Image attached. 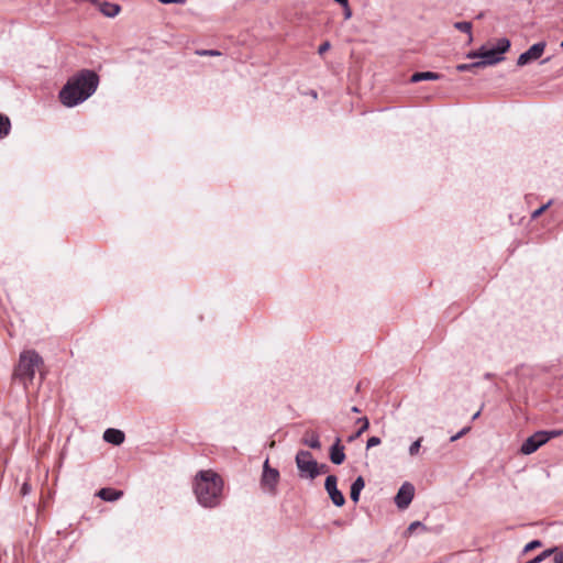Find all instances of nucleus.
<instances>
[{
  "label": "nucleus",
  "mask_w": 563,
  "mask_h": 563,
  "mask_svg": "<svg viewBox=\"0 0 563 563\" xmlns=\"http://www.w3.org/2000/svg\"><path fill=\"white\" fill-rule=\"evenodd\" d=\"M99 76L95 70L81 69L68 78L58 93L59 101L67 108H74L90 98L99 86Z\"/></svg>",
  "instance_id": "obj_1"
},
{
  "label": "nucleus",
  "mask_w": 563,
  "mask_h": 563,
  "mask_svg": "<svg viewBox=\"0 0 563 563\" xmlns=\"http://www.w3.org/2000/svg\"><path fill=\"white\" fill-rule=\"evenodd\" d=\"M223 487L224 482L222 477L212 470L199 471L192 483L198 504L208 509H213L221 505Z\"/></svg>",
  "instance_id": "obj_2"
},
{
  "label": "nucleus",
  "mask_w": 563,
  "mask_h": 563,
  "mask_svg": "<svg viewBox=\"0 0 563 563\" xmlns=\"http://www.w3.org/2000/svg\"><path fill=\"white\" fill-rule=\"evenodd\" d=\"M43 365L44 360L35 350L22 351L13 376L26 386L33 382L35 371L40 369Z\"/></svg>",
  "instance_id": "obj_3"
},
{
  "label": "nucleus",
  "mask_w": 563,
  "mask_h": 563,
  "mask_svg": "<svg viewBox=\"0 0 563 563\" xmlns=\"http://www.w3.org/2000/svg\"><path fill=\"white\" fill-rule=\"evenodd\" d=\"M295 462L300 478L313 481L318 477L317 461L310 451L299 450L295 456Z\"/></svg>",
  "instance_id": "obj_4"
},
{
  "label": "nucleus",
  "mask_w": 563,
  "mask_h": 563,
  "mask_svg": "<svg viewBox=\"0 0 563 563\" xmlns=\"http://www.w3.org/2000/svg\"><path fill=\"white\" fill-rule=\"evenodd\" d=\"M511 43L507 37L498 38L493 47L487 48L485 60H482L485 67L494 66L505 59V54L510 49Z\"/></svg>",
  "instance_id": "obj_5"
},
{
  "label": "nucleus",
  "mask_w": 563,
  "mask_h": 563,
  "mask_svg": "<svg viewBox=\"0 0 563 563\" xmlns=\"http://www.w3.org/2000/svg\"><path fill=\"white\" fill-rule=\"evenodd\" d=\"M279 477H280L279 471L277 468L271 467L269 461H268V459H266L263 464L261 487L265 492H267L272 495H276Z\"/></svg>",
  "instance_id": "obj_6"
},
{
  "label": "nucleus",
  "mask_w": 563,
  "mask_h": 563,
  "mask_svg": "<svg viewBox=\"0 0 563 563\" xmlns=\"http://www.w3.org/2000/svg\"><path fill=\"white\" fill-rule=\"evenodd\" d=\"M548 441L549 437L545 435V431H537L523 441L520 452L525 455L532 454Z\"/></svg>",
  "instance_id": "obj_7"
},
{
  "label": "nucleus",
  "mask_w": 563,
  "mask_h": 563,
  "mask_svg": "<svg viewBox=\"0 0 563 563\" xmlns=\"http://www.w3.org/2000/svg\"><path fill=\"white\" fill-rule=\"evenodd\" d=\"M324 488L334 506L342 507L345 504V497L338 488V477L335 475L327 476Z\"/></svg>",
  "instance_id": "obj_8"
},
{
  "label": "nucleus",
  "mask_w": 563,
  "mask_h": 563,
  "mask_svg": "<svg viewBox=\"0 0 563 563\" xmlns=\"http://www.w3.org/2000/svg\"><path fill=\"white\" fill-rule=\"evenodd\" d=\"M545 46H547L545 42L534 43L526 52H523L522 54L519 55V57L517 59V65L526 66V65L530 64L531 62L539 59L542 56V54L545 49Z\"/></svg>",
  "instance_id": "obj_9"
},
{
  "label": "nucleus",
  "mask_w": 563,
  "mask_h": 563,
  "mask_svg": "<svg viewBox=\"0 0 563 563\" xmlns=\"http://www.w3.org/2000/svg\"><path fill=\"white\" fill-rule=\"evenodd\" d=\"M415 486L409 482H405L398 489L394 498V501L399 509H406L412 501Z\"/></svg>",
  "instance_id": "obj_10"
},
{
  "label": "nucleus",
  "mask_w": 563,
  "mask_h": 563,
  "mask_svg": "<svg viewBox=\"0 0 563 563\" xmlns=\"http://www.w3.org/2000/svg\"><path fill=\"white\" fill-rule=\"evenodd\" d=\"M329 457L335 465H341L345 461L344 446L341 444L340 438H336L334 443L330 446Z\"/></svg>",
  "instance_id": "obj_11"
},
{
  "label": "nucleus",
  "mask_w": 563,
  "mask_h": 563,
  "mask_svg": "<svg viewBox=\"0 0 563 563\" xmlns=\"http://www.w3.org/2000/svg\"><path fill=\"white\" fill-rule=\"evenodd\" d=\"M124 432L119 429L108 428L103 432V440L113 445H120L124 442Z\"/></svg>",
  "instance_id": "obj_12"
},
{
  "label": "nucleus",
  "mask_w": 563,
  "mask_h": 563,
  "mask_svg": "<svg viewBox=\"0 0 563 563\" xmlns=\"http://www.w3.org/2000/svg\"><path fill=\"white\" fill-rule=\"evenodd\" d=\"M96 496L104 501H115L123 496V492L111 487H103L97 492Z\"/></svg>",
  "instance_id": "obj_13"
},
{
  "label": "nucleus",
  "mask_w": 563,
  "mask_h": 563,
  "mask_svg": "<svg viewBox=\"0 0 563 563\" xmlns=\"http://www.w3.org/2000/svg\"><path fill=\"white\" fill-rule=\"evenodd\" d=\"M442 78V75L434 71H417L413 73L410 77V82H419L423 80H439Z\"/></svg>",
  "instance_id": "obj_14"
},
{
  "label": "nucleus",
  "mask_w": 563,
  "mask_h": 563,
  "mask_svg": "<svg viewBox=\"0 0 563 563\" xmlns=\"http://www.w3.org/2000/svg\"><path fill=\"white\" fill-rule=\"evenodd\" d=\"M365 487V481L363 476H357L351 484L350 497L356 504L360 500V495Z\"/></svg>",
  "instance_id": "obj_15"
},
{
  "label": "nucleus",
  "mask_w": 563,
  "mask_h": 563,
  "mask_svg": "<svg viewBox=\"0 0 563 563\" xmlns=\"http://www.w3.org/2000/svg\"><path fill=\"white\" fill-rule=\"evenodd\" d=\"M301 443L313 450L321 449L319 434L314 431H307L305 437L301 439Z\"/></svg>",
  "instance_id": "obj_16"
},
{
  "label": "nucleus",
  "mask_w": 563,
  "mask_h": 563,
  "mask_svg": "<svg viewBox=\"0 0 563 563\" xmlns=\"http://www.w3.org/2000/svg\"><path fill=\"white\" fill-rule=\"evenodd\" d=\"M356 423H361V427L358 429H356V432L351 434L349 438H347V441L349 442H353L355 441L356 439H358L364 432H366L369 428V420L367 417H361L356 420Z\"/></svg>",
  "instance_id": "obj_17"
},
{
  "label": "nucleus",
  "mask_w": 563,
  "mask_h": 563,
  "mask_svg": "<svg viewBox=\"0 0 563 563\" xmlns=\"http://www.w3.org/2000/svg\"><path fill=\"white\" fill-rule=\"evenodd\" d=\"M121 8L119 4L110 3V2H102L100 4V12L108 18H114L119 14Z\"/></svg>",
  "instance_id": "obj_18"
},
{
  "label": "nucleus",
  "mask_w": 563,
  "mask_h": 563,
  "mask_svg": "<svg viewBox=\"0 0 563 563\" xmlns=\"http://www.w3.org/2000/svg\"><path fill=\"white\" fill-rule=\"evenodd\" d=\"M453 26L456 30H459V31H461L463 33H467L468 34V41H467L468 44L473 42V35H472V27H473V25H472V22H470V21H459V22H455L453 24Z\"/></svg>",
  "instance_id": "obj_19"
},
{
  "label": "nucleus",
  "mask_w": 563,
  "mask_h": 563,
  "mask_svg": "<svg viewBox=\"0 0 563 563\" xmlns=\"http://www.w3.org/2000/svg\"><path fill=\"white\" fill-rule=\"evenodd\" d=\"M11 129V122L9 117L0 113V139L7 136Z\"/></svg>",
  "instance_id": "obj_20"
},
{
  "label": "nucleus",
  "mask_w": 563,
  "mask_h": 563,
  "mask_svg": "<svg viewBox=\"0 0 563 563\" xmlns=\"http://www.w3.org/2000/svg\"><path fill=\"white\" fill-rule=\"evenodd\" d=\"M477 68H485L482 60H476V62H473L470 64H459L456 66V70L460 73L473 71L474 69H477Z\"/></svg>",
  "instance_id": "obj_21"
},
{
  "label": "nucleus",
  "mask_w": 563,
  "mask_h": 563,
  "mask_svg": "<svg viewBox=\"0 0 563 563\" xmlns=\"http://www.w3.org/2000/svg\"><path fill=\"white\" fill-rule=\"evenodd\" d=\"M417 529H421V530H423V531H427V530H428V529H427V527H426L422 522H420V521H413V522H411V523L408 526V528H407V530H406V533H407V534H412Z\"/></svg>",
  "instance_id": "obj_22"
},
{
  "label": "nucleus",
  "mask_w": 563,
  "mask_h": 563,
  "mask_svg": "<svg viewBox=\"0 0 563 563\" xmlns=\"http://www.w3.org/2000/svg\"><path fill=\"white\" fill-rule=\"evenodd\" d=\"M540 547H542V542L540 540H532L525 545V548L522 550V554H527L530 551H532L537 548H540Z\"/></svg>",
  "instance_id": "obj_23"
},
{
  "label": "nucleus",
  "mask_w": 563,
  "mask_h": 563,
  "mask_svg": "<svg viewBox=\"0 0 563 563\" xmlns=\"http://www.w3.org/2000/svg\"><path fill=\"white\" fill-rule=\"evenodd\" d=\"M421 442H422V438H419L411 443V445L409 446V454L411 456H415L419 453V450L421 448Z\"/></svg>",
  "instance_id": "obj_24"
},
{
  "label": "nucleus",
  "mask_w": 563,
  "mask_h": 563,
  "mask_svg": "<svg viewBox=\"0 0 563 563\" xmlns=\"http://www.w3.org/2000/svg\"><path fill=\"white\" fill-rule=\"evenodd\" d=\"M551 200L548 201L545 205H542L541 207H539L538 209H536L532 214H531V218L532 219H537L539 218L551 205Z\"/></svg>",
  "instance_id": "obj_25"
},
{
  "label": "nucleus",
  "mask_w": 563,
  "mask_h": 563,
  "mask_svg": "<svg viewBox=\"0 0 563 563\" xmlns=\"http://www.w3.org/2000/svg\"><path fill=\"white\" fill-rule=\"evenodd\" d=\"M471 430V427L467 426V427H464L463 429H461L456 434L452 435L450 438V442H455L457 441L460 438H462L463 435H465L466 433H468Z\"/></svg>",
  "instance_id": "obj_26"
},
{
  "label": "nucleus",
  "mask_w": 563,
  "mask_h": 563,
  "mask_svg": "<svg viewBox=\"0 0 563 563\" xmlns=\"http://www.w3.org/2000/svg\"><path fill=\"white\" fill-rule=\"evenodd\" d=\"M197 54L200 56H220L221 53L217 49H201L197 51Z\"/></svg>",
  "instance_id": "obj_27"
},
{
  "label": "nucleus",
  "mask_w": 563,
  "mask_h": 563,
  "mask_svg": "<svg viewBox=\"0 0 563 563\" xmlns=\"http://www.w3.org/2000/svg\"><path fill=\"white\" fill-rule=\"evenodd\" d=\"M380 442H382V441H380V438L375 437V435H374V437H371V438H368V439H367L366 448H367V449H371V448L377 446V445H379V444H380Z\"/></svg>",
  "instance_id": "obj_28"
},
{
  "label": "nucleus",
  "mask_w": 563,
  "mask_h": 563,
  "mask_svg": "<svg viewBox=\"0 0 563 563\" xmlns=\"http://www.w3.org/2000/svg\"><path fill=\"white\" fill-rule=\"evenodd\" d=\"M487 46L486 45H482L479 48H477V53L479 54L478 55V59L479 60H485V56L487 54Z\"/></svg>",
  "instance_id": "obj_29"
},
{
  "label": "nucleus",
  "mask_w": 563,
  "mask_h": 563,
  "mask_svg": "<svg viewBox=\"0 0 563 563\" xmlns=\"http://www.w3.org/2000/svg\"><path fill=\"white\" fill-rule=\"evenodd\" d=\"M330 47H331L330 42H329V41H325V42H323V43L319 46V48H318V53H319L320 55H322V54H324V53H325Z\"/></svg>",
  "instance_id": "obj_30"
},
{
  "label": "nucleus",
  "mask_w": 563,
  "mask_h": 563,
  "mask_svg": "<svg viewBox=\"0 0 563 563\" xmlns=\"http://www.w3.org/2000/svg\"><path fill=\"white\" fill-rule=\"evenodd\" d=\"M318 476L321 474H325L329 471V466L324 463L319 464L317 462Z\"/></svg>",
  "instance_id": "obj_31"
},
{
  "label": "nucleus",
  "mask_w": 563,
  "mask_h": 563,
  "mask_svg": "<svg viewBox=\"0 0 563 563\" xmlns=\"http://www.w3.org/2000/svg\"><path fill=\"white\" fill-rule=\"evenodd\" d=\"M20 493H21L22 496L29 495L31 493V485L29 483H26V482L23 483Z\"/></svg>",
  "instance_id": "obj_32"
},
{
  "label": "nucleus",
  "mask_w": 563,
  "mask_h": 563,
  "mask_svg": "<svg viewBox=\"0 0 563 563\" xmlns=\"http://www.w3.org/2000/svg\"><path fill=\"white\" fill-rule=\"evenodd\" d=\"M343 15H344L345 20H349L352 16V10H351L349 3L346 4V7H343Z\"/></svg>",
  "instance_id": "obj_33"
},
{
  "label": "nucleus",
  "mask_w": 563,
  "mask_h": 563,
  "mask_svg": "<svg viewBox=\"0 0 563 563\" xmlns=\"http://www.w3.org/2000/svg\"><path fill=\"white\" fill-rule=\"evenodd\" d=\"M561 433H562V431H560V430L545 431V435L549 437V441L553 438H556Z\"/></svg>",
  "instance_id": "obj_34"
},
{
  "label": "nucleus",
  "mask_w": 563,
  "mask_h": 563,
  "mask_svg": "<svg viewBox=\"0 0 563 563\" xmlns=\"http://www.w3.org/2000/svg\"><path fill=\"white\" fill-rule=\"evenodd\" d=\"M478 53H477V49H474V51H471L466 54V58H470V59H478Z\"/></svg>",
  "instance_id": "obj_35"
},
{
  "label": "nucleus",
  "mask_w": 563,
  "mask_h": 563,
  "mask_svg": "<svg viewBox=\"0 0 563 563\" xmlns=\"http://www.w3.org/2000/svg\"><path fill=\"white\" fill-rule=\"evenodd\" d=\"M554 563H563V551L558 552L554 556Z\"/></svg>",
  "instance_id": "obj_36"
},
{
  "label": "nucleus",
  "mask_w": 563,
  "mask_h": 563,
  "mask_svg": "<svg viewBox=\"0 0 563 563\" xmlns=\"http://www.w3.org/2000/svg\"><path fill=\"white\" fill-rule=\"evenodd\" d=\"M333 1L341 4L342 7H346V4L349 3V0H333Z\"/></svg>",
  "instance_id": "obj_37"
},
{
  "label": "nucleus",
  "mask_w": 563,
  "mask_h": 563,
  "mask_svg": "<svg viewBox=\"0 0 563 563\" xmlns=\"http://www.w3.org/2000/svg\"><path fill=\"white\" fill-rule=\"evenodd\" d=\"M351 411L354 412V413H360L361 412V409L357 407V406H353L351 408Z\"/></svg>",
  "instance_id": "obj_38"
},
{
  "label": "nucleus",
  "mask_w": 563,
  "mask_h": 563,
  "mask_svg": "<svg viewBox=\"0 0 563 563\" xmlns=\"http://www.w3.org/2000/svg\"><path fill=\"white\" fill-rule=\"evenodd\" d=\"M493 377H494V374H493V373H485V374H484V378H485V379H490V378H493Z\"/></svg>",
  "instance_id": "obj_39"
},
{
  "label": "nucleus",
  "mask_w": 563,
  "mask_h": 563,
  "mask_svg": "<svg viewBox=\"0 0 563 563\" xmlns=\"http://www.w3.org/2000/svg\"><path fill=\"white\" fill-rule=\"evenodd\" d=\"M479 413H481L479 411H477L476 413H474V415H473V417H472V420L477 419V418H478V416H479Z\"/></svg>",
  "instance_id": "obj_40"
},
{
  "label": "nucleus",
  "mask_w": 563,
  "mask_h": 563,
  "mask_svg": "<svg viewBox=\"0 0 563 563\" xmlns=\"http://www.w3.org/2000/svg\"><path fill=\"white\" fill-rule=\"evenodd\" d=\"M310 95H311V97H313L314 99H316V98H317V96H318V95H317V91H314V90H311Z\"/></svg>",
  "instance_id": "obj_41"
},
{
  "label": "nucleus",
  "mask_w": 563,
  "mask_h": 563,
  "mask_svg": "<svg viewBox=\"0 0 563 563\" xmlns=\"http://www.w3.org/2000/svg\"><path fill=\"white\" fill-rule=\"evenodd\" d=\"M561 47H563V41L561 42Z\"/></svg>",
  "instance_id": "obj_42"
}]
</instances>
